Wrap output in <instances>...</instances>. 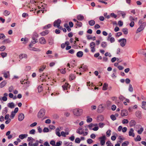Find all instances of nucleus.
I'll use <instances>...</instances> for the list:
<instances>
[{"mask_svg": "<svg viewBox=\"0 0 146 146\" xmlns=\"http://www.w3.org/2000/svg\"><path fill=\"white\" fill-rule=\"evenodd\" d=\"M138 24L139 25H141L137 29L136 31L137 33L141 31L144 29L146 25V22H144L143 20L141 19L139 21Z\"/></svg>", "mask_w": 146, "mask_h": 146, "instance_id": "1", "label": "nucleus"}, {"mask_svg": "<svg viewBox=\"0 0 146 146\" xmlns=\"http://www.w3.org/2000/svg\"><path fill=\"white\" fill-rule=\"evenodd\" d=\"M60 130L58 128L56 129V134L59 137H60L61 135L63 137H65L66 135H68L69 134V132L68 131L64 132L63 131H62L61 132V134H60Z\"/></svg>", "mask_w": 146, "mask_h": 146, "instance_id": "2", "label": "nucleus"}, {"mask_svg": "<svg viewBox=\"0 0 146 146\" xmlns=\"http://www.w3.org/2000/svg\"><path fill=\"white\" fill-rule=\"evenodd\" d=\"M82 110L80 109L76 108L73 110V113L74 115L77 116H80L82 113Z\"/></svg>", "mask_w": 146, "mask_h": 146, "instance_id": "3", "label": "nucleus"}, {"mask_svg": "<svg viewBox=\"0 0 146 146\" xmlns=\"http://www.w3.org/2000/svg\"><path fill=\"white\" fill-rule=\"evenodd\" d=\"M45 113V111L44 109H41L38 112V117L40 118L43 117Z\"/></svg>", "mask_w": 146, "mask_h": 146, "instance_id": "4", "label": "nucleus"}, {"mask_svg": "<svg viewBox=\"0 0 146 146\" xmlns=\"http://www.w3.org/2000/svg\"><path fill=\"white\" fill-rule=\"evenodd\" d=\"M61 23V21L60 19H58L54 21V26L58 28L61 29L62 27L60 26V24Z\"/></svg>", "mask_w": 146, "mask_h": 146, "instance_id": "5", "label": "nucleus"}, {"mask_svg": "<svg viewBox=\"0 0 146 146\" xmlns=\"http://www.w3.org/2000/svg\"><path fill=\"white\" fill-rule=\"evenodd\" d=\"M99 139L100 140V143L101 145H104L105 143V140L106 139V137L105 135L102 136L100 137Z\"/></svg>", "mask_w": 146, "mask_h": 146, "instance_id": "6", "label": "nucleus"}, {"mask_svg": "<svg viewBox=\"0 0 146 146\" xmlns=\"http://www.w3.org/2000/svg\"><path fill=\"white\" fill-rule=\"evenodd\" d=\"M118 42H120V45L122 47H124L126 44V39L125 38H122L119 39Z\"/></svg>", "mask_w": 146, "mask_h": 146, "instance_id": "7", "label": "nucleus"}, {"mask_svg": "<svg viewBox=\"0 0 146 146\" xmlns=\"http://www.w3.org/2000/svg\"><path fill=\"white\" fill-rule=\"evenodd\" d=\"M96 45L95 42H92L90 43V47L91 49V51L92 52H94L96 51V49L95 48Z\"/></svg>", "mask_w": 146, "mask_h": 146, "instance_id": "8", "label": "nucleus"}, {"mask_svg": "<svg viewBox=\"0 0 146 146\" xmlns=\"http://www.w3.org/2000/svg\"><path fill=\"white\" fill-rule=\"evenodd\" d=\"M33 45L32 44H29V49L31 50H33L35 51L40 52V50L39 48H36L34 47H32Z\"/></svg>", "mask_w": 146, "mask_h": 146, "instance_id": "9", "label": "nucleus"}, {"mask_svg": "<svg viewBox=\"0 0 146 146\" xmlns=\"http://www.w3.org/2000/svg\"><path fill=\"white\" fill-rule=\"evenodd\" d=\"M39 43L41 44H45L46 43V41L45 38L43 37L40 38L39 39Z\"/></svg>", "mask_w": 146, "mask_h": 146, "instance_id": "10", "label": "nucleus"}, {"mask_svg": "<svg viewBox=\"0 0 146 146\" xmlns=\"http://www.w3.org/2000/svg\"><path fill=\"white\" fill-rule=\"evenodd\" d=\"M128 114V111L126 110H121V115L122 117L127 116Z\"/></svg>", "mask_w": 146, "mask_h": 146, "instance_id": "11", "label": "nucleus"}, {"mask_svg": "<svg viewBox=\"0 0 146 146\" xmlns=\"http://www.w3.org/2000/svg\"><path fill=\"white\" fill-rule=\"evenodd\" d=\"M63 90H67L70 88V86L67 83H65V84L62 86Z\"/></svg>", "mask_w": 146, "mask_h": 146, "instance_id": "12", "label": "nucleus"}, {"mask_svg": "<svg viewBox=\"0 0 146 146\" xmlns=\"http://www.w3.org/2000/svg\"><path fill=\"white\" fill-rule=\"evenodd\" d=\"M88 68V67L86 65H82L79 68L81 72L86 71Z\"/></svg>", "mask_w": 146, "mask_h": 146, "instance_id": "13", "label": "nucleus"}, {"mask_svg": "<svg viewBox=\"0 0 146 146\" xmlns=\"http://www.w3.org/2000/svg\"><path fill=\"white\" fill-rule=\"evenodd\" d=\"M104 110V107L102 105H99L98 109V112L99 113L102 112Z\"/></svg>", "mask_w": 146, "mask_h": 146, "instance_id": "14", "label": "nucleus"}, {"mask_svg": "<svg viewBox=\"0 0 146 146\" xmlns=\"http://www.w3.org/2000/svg\"><path fill=\"white\" fill-rule=\"evenodd\" d=\"M135 115L139 119H141L142 118L141 113L140 111H137L135 113Z\"/></svg>", "mask_w": 146, "mask_h": 146, "instance_id": "15", "label": "nucleus"}, {"mask_svg": "<svg viewBox=\"0 0 146 146\" xmlns=\"http://www.w3.org/2000/svg\"><path fill=\"white\" fill-rule=\"evenodd\" d=\"M24 118V115L22 113H20L18 116V120L20 121H22Z\"/></svg>", "mask_w": 146, "mask_h": 146, "instance_id": "16", "label": "nucleus"}, {"mask_svg": "<svg viewBox=\"0 0 146 146\" xmlns=\"http://www.w3.org/2000/svg\"><path fill=\"white\" fill-rule=\"evenodd\" d=\"M117 13L119 15H121L123 18H124L125 17V16L126 15V12L125 11H118Z\"/></svg>", "mask_w": 146, "mask_h": 146, "instance_id": "17", "label": "nucleus"}, {"mask_svg": "<svg viewBox=\"0 0 146 146\" xmlns=\"http://www.w3.org/2000/svg\"><path fill=\"white\" fill-rule=\"evenodd\" d=\"M27 55L25 54H21L19 55V58L21 60L23 58H27Z\"/></svg>", "mask_w": 146, "mask_h": 146, "instance_id": "18", "label": "nucleus"}, {"mask_svg": "<svg viewBox=\"0 0 146 146\" xmlns=\"http://www.w3.org/2000/svg\"><path fill=\"white\" fill-rule=\"evenodd\" d=\"M84 18L83 15L81 14H79L77 16V19L79 21H82L84 19Z\"/></svg>", "mask_w": 146, "mask_h": 146, "instance_id": "19", "label": "nucleus"}, {"mask_svg": "<svg viewBox=\"0 0 146 146\" xmlns=\"http://www.w3.org/2000/svg\"><path fill=\"white\" fill-rule=\"evenodd\" d=\"M7 106L9 108L11 109L14 108L15 107V104L13 102L8 103L7 104Z\"/></svg>", "mask_w": 146, "mask_h": 146, "instance_id": "20", "label": "nucleus"}, {"mask_svg": "<svg viewBox=\"0 0 146 146\" xmlns=\"http://www.w3.org/2000/svg\"><path fill=\"white\" fill-rule=\"evenodd\" d=\"M104 117L102 115H100L97 117V120L98 121H102L104 120Z\"/></svg>", "mask_w": 146, "mask_h": 146, "instance_id": "21", "label": "nucleus"}, {"mask_svg": "<svg viewBox=\"0 0 146 146\" xmlns=\"http://www.w3.org/2000/svg\"><path fill=\"white\" fill-rule=\"evenodd\" d=\"M134 130L133 129L131 128L129 132V136H132L133 137H134L135 134L133 133Z\"/></svg>", "mask_w": 146, "mask_h": 146, "instance_id": "22", "label": "nucleus"}, {"mask_svg": "<svg viewBox=\"0 0 146 146\" xmlns=\"http://www.w3.org/2000/svg\"><path fill=\"white\" fill-rule=\"evenodd\" d=\"M48 42L49 45H52L54 44L53 39L51 37L49 38L48 40Z\"/></svg>", "mask_w": 146, "mask_h": 146, "instance_id": "23", "label": "nucleus"}, {"mask_svg": "<svg viewBox=\"0 0 146 146\" xmlns=\"http://www.w3.org/2000/svg\"><path fill=\"white\" fill-rule=\"evenodd\" d=\"M83 52L81 51L78 52L76 54V56L79 58L82 57L83 56Z\"/></svg>", "mask_w": 146, "mask_h": 146, "instance_id": "24", "label": "nucleus"}, {"mask_svg": "<svg viewBox=\"0 0 146 146\" xmlns=\"http://www.w3.org/2000/svg\"><path fill=\"white\" fill-rule=\"evenodd\" d=\"M28 136L27 134H23L20 135H19V137L21 139H23L26 138Z\"/></svg>", "mask_w": 146, "mask_h": 146, "instance_id": "25", "label": "nucleus"}, {"mask_svg": "<svg viewBox=\"0 0 146 146\" xmlns=\"http://www.w3.org/2000/svg\"><path fill=\"white\" fill-rule=\"evenodd\" d=\"M32 40L31 41V43L30 44H32L33 45L38 42V39L37 38H34L32 37Z\"/></svg>", "mask_w": 146, "mask_h": 146, "instance_id": "26", "label": "nucleus"}, {"mask_svg": "<svg viewBox=\"0 0 146 146\" xmlns=\"http://www.w3.org/2000/svg\"><path fill=\"white\" fill-rule=\"evenodd\" d=\"M49 33V31L48 30H46L44 31H43L40 33V34L42 36H44L47 35Z\"/></svg>", "mask_w": 146, "mask_h": 146, "instance_id": "27", "label": "nucleus"}, {"mask_svg": "<svg viewBox=\"0 0 146 146\" xmlns=\"http://www.w3.org/2000/svg\"><path fill=\"white\" fill-rule=\"evenodd\" d=\"M130 125L131 127L134 126L136 124L135 121L133 120H132L129 122Z\"/></svg>", "mask_w": 146, "mask_h": 146, "instance_id": "28", "label": "nucleus"}, {"mask_svg": "<svg viewBox=\"0 0 146 146\" xmlns=\"http://www.w3.org/2000/svg\"><path fill=\"white\" fill-rule=\"evenodd\" d=\"M107 43L105 42H103L101 44V46L103 48H106L107 46Z\"/></svg>", "mask_w": 146, "mask_h": 146, "instance_id": "29", "label": "nucleus"}, {"mask_svg": "<svg viewBox=\"0 0 146 146\" xmlns=\"http://www.w3.org/2000/svg\"><path fill=\"white\" fill-rule=\"evenodd\" d=\"M46 67L45 65H43L41 66L40 68L39 69V72H42L43 70L45 69Z\"/></svg>", "mask_w": 146, "mask_h": 146, "instance_id": "30", "label": "nucleus"}, {"mask_svg": "<svg viewBox=\"0 0 146 146\" xmlns=\"http://www.w3.org/2000/svg\"><path fill=\"white\" fill-rule=\"evenodd\" d=\"M8 111V108L7 107L5 108L2 111V114L3 115H5L7 113Z\"/></svg>", "mask_w": 146, "mask_h": 146, "instance_id": "31", "label": "nucleus"}, {"mask_svg": "<svg viewBox=\"0 0 146 146\" xmlns=\"http://www.w3.org/2000/svg\"><path fill=\"white\" fill-rule=\"evenodd\" d=\"M39 35L36 32H35L33 33L32 37V38H37L38 37Z\"/></svg>", "mask_w": 146, "mask_h": 146, "instance_id": "32", "label": "nucleus"}, {"mask_svg": "<svg viewBox=\"0 0 146 146\" xmlns=\"http://www.w3.org/2000/svg\"><path fill=\"white\" fill-rule=\"evenodd\" d=\"M75 78V75L72 74H71L70 75L69 79L70 80H72L74 79Z\"/></svg>", "mask_w": 146, "mask_h": 146, "instance_id": "33", "label": "nucleus"}, {"mask_svg": "<svg viewBox=\"0 0 146 146\" xmlns=\"http://www.w3.org/2000/svg\"><path fill=\"white\" fill-rule=\"evenodd\" d=\"M108 85L107 83H104L103 85V88H102L103 90H107V88L108 87Z\"/></svg>", "mask_w": 146, "mask_h": 146, "instance_id": "34", "label": "nucleus"}, {"mask_svg": "<svg viewBox=\"0 0 146 146\" xmlns=\"http://www.w3.org/2000/svg\"><path fill=\"white\" fill-rule=\"evenodd\" d=\"M6 84V82L5 81H3L0 84V87L2 88Z\"/></svg>", "mask_w": 146, "mask_h": 146, "instance_id": "35", "label": "nucleus"}, {"mask_svg": "<svg viewBox=\"0 0 146 146\" xmlns=\"http://www.w3.org/2000/svg\"><path fill=\"white\" fill-rule=\"evenodd\" d=\"M10 13V12L7 10H5L3 13V15L5 16H7L9 15Z\"/></svg>", "mask_w": 146, "mask_h": 146, "instance_id": "36", "label": "nucleus"}, {"mask_svg": "<svg viewBox=\"0 0 146 146\" xmlns=\"http://www.w3.org/2000/svg\"><path fill=\"white\" fill-rule=\"evenodd\" d=\"M88 23L89 25L91 26L94 25L95 24V21L94 20L90 21Z\"/></svg>", "mask_w": 146, "mask_h": 146, "instance_id": "37", "label": "nucleus"}, {"mask_svg": "<svg viewBox=\"0 0 146 146\" xmlns=\"http://www.w3.org/2000/svg\"><path fill=\"white\" fill-rule=\"evenodd\" d=\"M122 31L125 35H127L128 34V29L126 28L123 29Z\"/></svg>", "mask_w": 146, "mask_h": 146, "instance_id": "38", "label": "nucleus"}, {"mask_svg": "<svg viewBox=\"0 0 146 146\" xmlns=\"http://www.w3.org/2000/svg\"><path fill=\"white\" fill-rule=\"evenodd\" d=\"M4 76L5 78H8L9 76V72H7L4 73Z\"/></svg>", "mask_w": 146, "mask_h": 146, "instance_id": "39", "label": "nucleus"}, {"mask_svg": "<svg viewBox=\"0 0 146 146\" xmlns=\"http://www.w3.org/2000/svg\"><path fill=\"white\" fill-rule=\"evenodd\" d=\"M143 131V128L142 127H140L139 129L138 130L137 132L138 134H141Z\"/></svg>", "mask_w": 146, "mask_h": 146, "instance_id": "40", "label": "nucleus"}, {"mask_svg": "<svg viewBox=\"0 0 146 146\" xmlns=\"http://www.w3.org/2000/svg\"><path fill=\"white\" fill-rule=\"evenodd\" d=\"M51 27V25L50 24H48L46 26H44L43 27L44 29H48L50 28Z\"/></svg>", "mask_w": 146, "mask_h": 146, "instance_id": "41", "label": "nucleus"}, {"mask_svg": "<svg viewBox=\"0 0 146 146\" xmlns=\"http://www.w3.org/2000/svg\"><path fill=\"white\" fill-rule=\"evenodd\" d=\"M38 92H40L42 90V87L41 85H39L38 87Z\"/></svg>", "mask_w": 146, "mask_h": 146, "instance_id": "42", "label": "nucleus"}, {"mask_svg": "<svg viewBox=\"0 0 146 146\" xmlns=\"http://www.w3.org/2000/svg\"><path fill=\"white\" fill-rule=\"evenodd\" d=\"M5 38V36L3 33H0V39L3 40Z\"/></svg>", "mask_w": 146, "mask_h": 146, "instance_id": "43", "label": "nucleus"}, {"mask_svg": "<svg viewBox=\"0 0 146 146\" xmlns=\"http://www.w3.org/2000/svg\"><path fill=\"white\" fill-rule=\"evenodd\" d=\"M111 131L110 129L108 130L106 132V134L107 136L109 137L111 134Z\"/></svg>", "mask_w": 146, "mask_h": 146, "instance_id": "44", "label": "nucleus"}, {"mask_svg": "<svg viewBox=\"0 0 146 146\" xmlns=\"http://www.w3.org/2000/svg\"><path fill=\"white\" fill-rule=\"evenodd\" d=\"M87 118L86 120L87 122L90 123L92 121V118H90L89 116H87Z\"/></svg>", "mask_w": 146, "mask_h": 146, "instance_id": "45", "label": "nucleus"}, {"mask_svg": "<svg viewBox=\"0 0 146 146\" xmlns=\"http://www.w3.org/2000/svg\"><path fill=\"white\" fill-rule=\"evenodd\" d=\"M35 133V130L34 129H32L29 132V133L30 134L34 135Z\"/></svg>", "mask_w": 146, "mask_h": 146, "instance_id": "46", "label": "nucleus"}, {"mask_svg": "<svg viewBox=\"0 0 146 146\" xmlns=\"http://www.w3.org/2000/svg\"><path fill=\"white\" fill-rule=\"evenodd\" d=\"M108 40L110 41L111 43H113L115 42V39L114 38L111 37L109 38Z\"/></svg>", "mask_w": 146, "mask_h": 146, "instance_id": "47", "label": "nucleus"}, {"mask_svg": "<svg viewBox=\"0 0 146 146\" xmlns=\"http://www.w3.org/2000/svg\"><path fill=\"white\" fill-rule=\"evenodd\" d=\"M106 143L107 145V146H113V144L110 141H107Z\"/></svg>", "mask_w": 146, "mask_h": 146, "instance_id": "48", "label": "nucleus"}, {"mask_svg": "<svg viewBox=\"0 0 146 146\" xmlns=\"http://www.w3.org/2000/svg\"><path fill=\"white\" fill-rule=\"evenodd\" d=\"M76 24L77 26L79 27H81L82 25V23L81 22L78 21L77 22Z\"/></svg>", "mask_w": 146, "mask_h": 146, "instance_id": "49", "label": "nucleus"}, {"mask_svg": "<svg viewBox=\"0 0 146 146\" xmlns=\"http://www.w3.org/2000/svg\"><path fill=\"white\" fill-rule=\"evenodd\" d=\"M129 123V121L127 119H125L122 120V123L123 124H127Z\"/></svg>", "mask_w": 146, "mask_h": 146, "instance_id": "50", "label": "nucleus"}, {"mask_svg": "<svg viewBox=\"0 0 146 146\" xmlns=\"http://www.w3.org/2000/svg\"><path fill=\"white\" fill-rule=\"evenodd\" d=\"M21 40L22 41H24V42H23V43L24 44H25V43H27V42L28 40L27 38H22L21 39Z\"/></svg>", "mask_w": 146, "mask_h": 146, "instance_id": "51", "label": "nucleus"}, {"mask_svg": "<svg viewBox=\"0 0 146 146\" xmlns=\"http://www.w3.org/2000/svg\"><path fill=\"white\" fill-rule=\"evenodd\" d=\"M80 141L81 140L79 138H76L75 140V142L76 143H79Z\"/></svg>", "mask_w": 146, "mask_h": 146, "instance_id": "52", "label": "nucleus"}, {"mask_svg": "<svg viewBox=\"0 0 146 146\" xmlns=\"http://www.w3.org/2000/svg\"><path fill=\"white\" fill-rule=\"evenodd\" d=\"M141 138L139 135H137L136 138H135V141H141Z\"/></svg>", "mask_w": 146, "mask_h": 146, "instance_id": "53", "label": "nucleus"}, {"mask_svg": "<svg viewBox=\"0 0 146 146\" xmlns=\"http://www.w3.org/2000/svg\"><path fill=\"white\" fill-rule=\"evenodd\" d=\"M39 143V141L38 140H36L35 143H33L32 146H38Z\"/></svg>", "mask_w": 146, "mask_h": 146, "instance_id": "54", "label": "nucleus"}, {"mask_svg": "<svg viewBox=\"0 0 146 146\" xmlns=\"http://www.w3.org/2000/svg\"><path fill=\"white\" fill-rule=\"evenodd\" d=\"M15 115V112H14L13 111H12L11 112V114L10 115L12 119H13Z\"/></svg>", "mask_w": 146, "mask_h": 146, "instance_id": "55", "label": "nucleus"}, {"mask_svg": "<svg viewBox=\"0 0 146 146\" xmlns=\"http://www.w3.org/2000/svg\"><path fill=\"white\" fill-rule=\"evenodd\" d=\"M142 108L144 109H145V106L146 105V102H143L142 103Z\"/></svg>", "mask_w": 146, "mask_h": 146, "instance_id": "56", "label": "nucleus"}, {"mask_svg": "<svg viewBox=\"0 0 146 146\" xmlns=\"http://www.w3.org/2000/svg\"><path fill=\"white\" fill-rule=\"evenodd\" d=\"M110 118L113 121H114L116 119V117H115V116L113 115H111L110 116Z\"/></svg>", "mask_w": 146, "mask_h": 146, "instance_id": "57", "label": "nucleus"}, {"mask_svg": "<svg viewBox=\"0 0 146 146\" xmlns=\"http://www.w3.org/2000/svg\"><path fill=\"white\" fill-rule=\"evenodd\" d=\"M1 56L3 58H4L7 56V53L6 52H2L1 54Z\"/></svg>", "mask_w": 146, "mask_h": 146, "instance_id": "58", "label": "nucleus"}, {"mask_svg": "<svg viewBox=\"0 0 146 146\" xmlns=\"http://www.w3.org/2000/svg\"><path fill=\"white\" fill-rule=\"evenodd\" d=\"M133 88L131 85L129 84V90L130 92H132L133 91Z\"/></svg>", "mask_w": 146, "mask_h": 146, "instance_id": "59", "label": "nucleus"}, {"mask_svg": "<svg viewBox=\"0 0 146 146\" xmlns=\"http://www.w3.org/2000/svg\"><path fill=\"white\" fill-rule=\"evenodd\" d=\"M129 144V142L128 141H126L123 143L122 144V146H125L126 145H127Z\"/></svg>", "mask_w": 146, "mask_h": 146, "instance_id": "60", "label": "nucleus"}, {"mask_svg": "<svg viewBox=\"0 0 146 146\" xmlns=\"http://www.w3.org/2000/svg\"><path fill=\"white\" fill-rule=\"evenodd\" d=\"M129 19L131 22L133 21H134L135 20V19L131 16L129 17Z\"/></svg>", "mask_w": 146, "mask_h": 146, "instance_id": "61", "label": "nucleus"}, {"mask_svg": "<svg viewBox=\"0 0 146 146\" xmlns=\"http://www.w3.org/2000/svg\"><path fill=\"white\" fill-rule=\"evenodd\" d=\"M119 99L121 101H123L125 99V98L121 95L119 96Z\"/></svg>", "mask_w": 146, "mask_h": 146, "instance_id": "62", "label": "nucleus"}, {"mask_svg": "<svg viewBox=\"0 0 146 146\" xmlns=\"http://www.w3.org/2000/svg\"><path fill=\"white\" fill-rule=\"evenodd\" d=\"M110 16L112 17L116 18L117 17V15L115 14L114 13H112L110 14Z\"/></svg>", "mask_w": 146, "mask_h": 146, "instance_id": "63", "label": "nucleus"}, {"mask_svg": "<svg viewBox=\"0 0 146 146\" xmlns=\"http://www.w3.org/2000/svg\"><path fill=\"white\" fill-rule=\"evenodd\" d=\"M104 125L105 124L103 123L100 122L99 124V126L101 128H103Z\"/></svg>", "mask_w": 146, "mask_h": 146, "instance_id": "64", "label": "nucleus"}]
</instances>
